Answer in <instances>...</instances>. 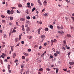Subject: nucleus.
<instances>
[{
    "label": "nucleus",
    "instance_id": "obj_1",
    "mask_svg": "<svg viewBox=\"0 0 74 74\" xmlns=\"http://www.w3.org/2000/svg\"><path fill=\"white\" fill-rule=\"evenodd\" d=\"M69 3H70V4H74V0H69Z\"/></svg>",
    "mask_w": 74,
    "mask_h": 74
},
{
    "label": "nucleus",
    "instance_id": "obj_2",
    "mask_svg": "<svg viewBox=\"0 0 74 74\" xmlns=\"http://www.w3.org/2000/svg\"><path fill=\"white\" fill-rule=\"evenodd\" d=\"M26 30L27 32V33H28V32H29L30 30V28L29 27H27Z\"/></svg>",
    "mask_w": 74,
    "mask_h": 74
},
{
    "label": "nucleus",
    "instance_id": "obj_3",
    "mask_svg": "<svg viewBox=\"0 0 74 74\" xmlns=\"http://www.w3.org/2000/svg\"><path fill=\"white\" fill-rule=\"evenodd\" d=\"M43 4H44V5H47L48 4H47V2L46 0H45L43 2Z\"/></svg>",
    "mask_w": 74,
    "mask_h": 74
},
{
    "label": "nucleus",
    "instance_id": "obj_4",
    "mask_svg": "<svg viewBox=\"0 0 74 74\" xmlns=\"http://www.w3.org/2000/svg\"><path fill=\"white\" fill-rule=\"evenodd\" d=\"M38 3L40 5H42V4H41V2L39 0L38 1Z\"/></svg>",
    "mask_w": 74,
    "mask_h": 74
},
{
    "label": "nucleus",
    "instance_id": "obj_5",
    "mask_svg": "<svg viewBox=\"0 0 74 74\" xmlns=\"http://www.w3.org/2000/svg\"><path fill=\"white\" fill-rule=\"evenodd\" d=\"M69 64H70V65H73V64H74V62H69Z\"/></svg>",
    "mask_w": 74,
    "mask_h": 74
},
{
    "label": "nucleus",
    "instance_id": "obj_6",
    "mask_svg": "<svg viewBox=\"0 0 74 74\" xmlns=\"http://www.w3.org/2000/svg\"><path fill=\"white\" fill-rule=\"evenodd\" d=\"M16 56V54L15 53H14L13 54V58H15V56Z\"/></svg>",
    "mask_w": 74,
    "mask_h": 74
},
{
    "label": "nucleus",
    "instance_id": "obj_7",
    "mask_svg": "<svg viewBox=\"0 0 74 74\" xmlns=\"http://www.w3.org/2000/svg\"><path fill=\"white\" fill-rule=\"evenodd\" d=\"M21 27L23 31H25V28H24V26H23V25H22L21 26Z\"/></svg>",
    "mask_w": 74,
    "mask_h": 74
},
{
    "label": "nucleus",
    "instance_id": "obj_8",
    "mask_svg": "<svg viewBox=\"0 0 74 74\" xmlns=\"http://www.w3.org/2000/svg\"><path fill=\"white\" fill-rule=\"evenodd\" d=\"M40 30H41V29H40V28L39 29H38V32L39 34H40Z\"/></svg>",
    "mask_w": 74,
    "mask_h": 74
},
{
    "label": "nucleus",
    "instance_id": "obj_9",
    "mask_svg": "<svg viewBox=\"0 0 74 74\" xmlns=\"http://www.w3.org/2000/svg\"><path fill=\"white\" fill-rule=\"evenodd\" d=\"M7 12L8 14H11V11H10L9 10H7Z\"/></svg>",
    "mask_w": 74,
    "mask_h": 74
},
{
    "label": "nucleus",
    "instance_id": "obj_10",
    "mask_svg": "<svg viewBox=\"0 0 74 74\" xmlns=\"http://www.w3.org/2000/svg\"><path fill=\"white\" fill-rule=\"evenodd\" d=\"M27 38L29 39H32V36H28Z\"/></svg>",
    "mask_w": 74,
    "mask_h": 74
},
{
    "label": "nucleus",
    "instance_id": "obj_11",
    "mask_svg": "<svg viewBox=\"0 0 74 74\" xmlns=\"http://www.w3.org/2000/svg\"><path fill=\"white\" fill-rule=\"evenodd\" d=\"M11 66H10V65H8V70H10V67Z\"/></svg>",
    "mask_w": 74,
    "mask_h": 74
},
{
    "label": "nucleus",
    "instance_id": "obj_12",
    "mask_svg": "<svg viewBox=\"0 0 74 74\" xmlns=\"http://www.w3.org/2000/svg\"><path fill=\"white\" fill-rule=\"evenodd\" d=\"M10 47L11 48V50L12 51H13V50H14V46H10Z\"/></svg>",
    "mask_w": 74,
    "mask_h": 74
},
{
    "label": "nucleus",
    "instance_id": "obj_13",
    "mask_svg": "<svg viewBox=\"0 0 74 74\" xmlns=\"http://www.w3.org/2000/svg\"><path fill=\"white\" fill-rule=\"evenodd\" d=\"M21 37H22L21 35H20L19 36V38H18V40H21Z\"/></svg>",
    "mask_w": 74,
    "mask_h": 74
},
{
    "label": "nucleus",
    "instance_id": "obj_14",
    "mask_svg": "<svg viewBox=\"0 0 74 74\" xmlns=\"http://www.w3.org/2000/svg\"><path fill=\"white\" fill-rule=\"evenodd\" d=\"M18 39L17 38H16L15 39V42H18Z\"/></svg>",
    "mask_w": 74,
    "mask_h": 74
},
{
    "label": "nucleus",
    "instance_id": "obj_15",
    "mask_svg": "<svg viewBox=\"0 0 74 74\" xmlns=\"http://www.w3.org/2000/svg\"><path fill=\"white\" fill-rule=\"evenodd\" d=\"M25 20V18H21L20 19V21H24Z\"/></svg>",
    "mask_w": 74,
    "mask_h": 74
},
{
    "label": "nucleus",
    "instance_id": "obj_16",
    "mask_svg": "<svg viewBox=\"0 0 74 74\" xmlns=\"http://www.w3.org/2000/svg\"><path fill=\"white\" fill-rule=\"evenodd\" d=\"M49 27L51 29H53V26H52V25H50Z\"/></svg>",
    "mask_w": 74,
    "mask_h": 74
},
{
    "label": "nucleus",
    "instance_id": "obj_17",
    "mask_svg": "<svg viewBox=\"0 0 74 74\" xmlns=\"http://www.w3.org/2000/svg\"><path fill=\"white\" fill-rule=\"evenodd\" d=\"M41 37L42 38H45V36L44 35H43L41 36Z\"/></svg>",
    "mask_w": 74,
    "mask_h": 74
},
{
    "label": "nucleus",
    "instance_id": "obj_18",
    "mask_svg": "<svg viewBox=\"0 0 74 74\" xmlns=\"http://www.w3.org/2000/svg\"><path fill=\"white\" fill-rule=\"evenodd\" d=\"M23 54L25 55V56H28V54L27 53H23Z\"/></svg>",
    "mask_w": 74,
    "mask_h": 74
},
{
    "label": "nucleus",
    "instance_id": "obj_19",
    "mask_svg": "<svg viewBox=\"0 0 74 74\" xmlns=\"http://www.w3.org/2000/svg\"><path fill=\"white\" fill-rule=\"evenodd\" d=\"M11 14H14V10H12Z\"/></svg>",
    "mask_w": 74,
    "mask_h": 74
},
{
    "label": "nucleus",
    "instance_id": "obj_20",
    "mask_svg": "<svg viewBox=\"0 0 74 74\" xmlns=\"http://www.w3.org/2000/svg\"><path fill=\"white\" fill-rule=\"evenodd\" d=\"M45 31H48V28L46 27L45 28Z\"/></svg>",
    "mask_w": 74,
    "mask_h": 74
},
{
    "label": "nucleus",
    "instance_id": "obj_21",
    "mask_svg": "<svg viewBox=\"0 0 74 74\" xmlns=\"http://www.w3.org/2000/svg\"><path fill=\"white\" fill-rule=\"evenodd\" d=\"M42 70H43V69H42V68H41L39 69V71H42Z\"/></svg>",
    "mask_w": 74,
    "mask_h": 74
},
{
    "label": "nucleus",
    "instance_id": "obj_22",
    "mask_svg": "<svg viewBox=\"0 0 74 74\" xmlns=\"http://www.w3.org/2000/svg\"><path fill=\"white\" fill-rule=\"evenodd\" d=\"M29 24H25V26L26 27H28V25Z\"/></svg>",
    "mask_w": 74,
    "mask_h": 74
},
{
    "label": "nucleus",
    "instance_id": "obj_23",
    "mask_svg": "<svg viewBox=\"0 0 74 74\" xmlns=\"http://www.w3.org/2000/svg\"><path fill=\"white\" fill-rule=\"evenodd\" d=\"M63 42L64 45H66V40H64Z\"/></svg>",
    "mask_w": 74,
    "mask_h": 74
},
{
    "label": "nucleus",
    "instance_id": "obj_24",
    "mask_svg": "<svg viewBox=\"0 0 74 74\" xmlns=\"http://www.w3.org/2000/svg\"><path fill=\"white\" fill-rule=\"evenodd\" d=\"M12 32L11 31H10L9 34V36L10 37V36H11V33H12Z\"/></svg>",
    "mask_w": 74,
    "mask_h": 74
},
{
    "label": "nucleus",
    "instance_id": "obj_25",
    "mask_svg": "<svg viewBox=\"0 0 74 74\" xmlns=\"http://www.w3.org/2000/svg\"><path fill=\"white\" fill-rule=\"evenodd\" d=\"M36 10V8H34L32 10V12H33L34 10Z\"/></svg>",
    "mask_w": 74,
    "mask_h": 74
},
{
    "label": "nucleus",
    "instance_id": "obj_26",
    "mask_svg": "<svg viewBox=\"0 0 74 74\" xmlns=\"http://www.w3.org/2000/svg\"><path fill=\"white\" fill-rule=\"evenodd\" d=\"M67 36L68 37H71V35H70V34H67Z\"/></svg>",
    "mask_w": 74,
    "mask_h": 74
},
{
    "label": "nucleus",
    "instance_id": "obj_27",
    "mask_svg": "<svg viewBox=\"0 0 74 74\" xmlns=\"http://www.w3.org/2000/svg\"><path fill=\"white\" fill-rule=\"evenodd\" d=\"M56 53L58 55H59V51H56Z\"/></svg>",
    "mask_w": 74,
    "mask_h": 74
},
{
    "label": "nucleus",
    "instance_id": "obj_28",
    "mask_svg": "<svg viewBox=\"0 0 74 74\" xmlns=\"http://www.w3.org/2000/svg\"><path fill=\"white\" fill-rule=\"evenodd\" d=\"M0 62L1 64H3V61L1 59H0Z\"/></svg>",
    "mask_w": 74,
    "mask_h": 74
},
{
    "label": "nucleus",
    "instance_id": "obj_29",
    "mask_svg": "<svg viewBox=\"0 0 74 74\" xmlns=\"http://www.w3.org/2000/svg\"><path fill=\"white\" fill-rule=\"evenodd\" d=\"M0 58H3V59H4V57L3 55L1 56V57H0Z\"/></svg>",
    "mask_w": 74,
    "mask_h": 74
},
{
    "label": "nucleus",
    "instance_id": "obj_30",
    "mask_svg": "<svg viewBox=\"0 0 74 74\" xmlns=\"http://www.w3.org/2000/svg\"><path fill=\"white\" fill-rule=\"evenodd\" d=\"M18 6L20 8V7H22V5L21 4H19L18 5Z\"/></svg>",
    "mask_w": 74,
    "mask_h": 74
},
{
    "label": "nucleus",
    "instance_id": "obj_31",
    "mask_svg": "<svg viewBox=\"0 0 74 74\" xmlns=\"http://www.w3.org/2000/svg\"><path fill=\"white\" fill-rule=\"evenodd\" d=\"M22 58L23 59H25V57L24 56H22Z\"/></svg>",
    "mask_w": 74,
    "mask_h": 74
},
{
    "label": "nucleus",
    "instance_id": "obj_32",
    "mask_svg": "<svg viewBox=\"0 0 74 74\" xmlns=\"http://www.w3.org/2000/svg\"><path fill=\"white\" fill-rule=\"evenodd\" d=\"M27 7H29V8H32V7L30 5H28Z\"/></svg>",
    "mask_w": 74,
    "mask_h": 74
},
{
    "label": "nucleus",
    "instance_id": "obj_33",
    "mask_svg": "<svg viewBox=\"0 0 74 74\" xmlns=\"http://www.w3.org/2000/svg\"><path fill=\"white\" fill-rule=\"evenodd\" d=\"M27 24H29L30 23V21H26Z\"/></svg>",
    "mask_w": 74,
    "mask_h": 74
},
{
    "label": "nucleus",
    "instance_id": "obj_34",
    "mask_svg": "<svg viewBox=\"0 0 74 74\" xmlns=\"http://www.w3.org/2000/svg\"><path fill=\"white\" fill-rule=\"evenodd\" d=\"M25 60H26V62H28L29 61V59H28V58H27Z\"/></svg>",
    "mask_w": 74,
    "mask_h": 74
},
{
    "label": "nucleus",
    "instance_id": "obj_35",
    "mask_svg": "<svg viewBox=\"0 0 74 74\" xmlns=\"http://www.w3.org/2000/svg\"><path fill=\"white\" fill-rule=\"evenodd\" d=\"M28 52H31V49H28Z\"/></svg>",
    "mask_w": 74,
    "mask_h": 74
},
{
    "label": "nucleus",
    "instance_id": "obj_36",
    "mask_svg": "<svg viewBox=\"0 0 74 74\" xmlns=\"http://www.w3.org/2000/svg\"><path fill=\"white\" fill-rule=\"evenodd\" d=\"M63 70H64V71H67V69H63Z\"/></svg>",
    "mask_w": 74,
    "mask_h": 74
},
{
    "label": "nucleus",
    "instance_id": "obj_37",
    "mask_svg": "<svg viewBox=\"0 0 74 74\" xmlns=\"http://www.w3.org/2000/svg\"><path fill=\"white\" fill-rule=\"evenodd\" d=\"M54 55L56 56H58V54H57V53H55L54 54Z\"/></svg>",
    "mask_w": 74,
    "mask_h": 74
},
{
    "label": "nucleus",
    "instance_id": "obj_38",
    "mask_svg": "<svg viewBox=\"0 0 74 74\" xmlns=\"http://www.w3.org/2000/svg\"><path fill=\"white\" fill-rule=\"evenodd\" d=\"M10 20H12L13 19V17H10Z\"/></svg>",
    "mask_w": 74,
    "mask_h": 74
},
{
    "label": "nucleus",
    "instance_id": "obj_39",
    "mask_svg": "<svg viewBox=\"0 0 74 74\" xmlns=\"http://www.w3.org/2000/svg\"><path fill=\"white\" fill-rule=\"evenodd\" d=\"M27 19H30V17L29 16H28L27 17Z\"/></svg>",
    "mask_w": 74,
    "mask_h": 74
},
{
    "label": "nucleus",
    "instance_id": "obj_40",
    "mask_svg": "<svg viewBox=\"0 0 74 74\" xmlns=\"http://www.w3.org/2000/svg\"><path fill=\"white\" fill-rule=\"evenodd\" d=\"M32 18L33 19H36V17L35 16H34Z\"/></svg>",
    "mask_w": 74,
    "mask_h": 74
},
{
    "label": "nucleus",
    "instance_id": "obj_41",
    "mask_svg": "<svg viewBox=\"0 0 74 74\" xmlns=\"http://www.w3.org/2000/svg\"><path fill=\"white\" fill-rule=\"evenodd\" d=\"M7 37V36H6V35H5L3 37V38H5Z\"/></svg>",
    "mask_w": 74,
    "mask_h": 74
},
{
    "label": "nucleus",
    "instance_id": "obj_42",
    "mask_svg": "<svg viewBox=\"0 0 74 74\" xmlns=\"http://www.w3.org/2000/svg\"><path fill=\"white\" fill-rule=\"evenodd\" d=\"M5 21L4 20H3L2 21V23H4V22H5Z\"/></svg>",
    "mask_w": 74,
    "mask_h": 74
},
{
    "label": "nucleus",
    "instance_id": "obj_43",
    "mask_svg": "<svg viewBox=\"0 0 74 74\" xmlns=\"http://www.w3.org/2000/svg\"><path fill=\"white\" fill-rule=\"evenodd\" d=\"M51 43H52V44H53V42H54V41H53V40H51Z\"/></svg>",
    "mask_w": 74,
    "mask_h": 74
},
{
    "label": "nucleus",
    "instance_id": "obj_44",
    "mask_svg": "<svg viewBox=\"0 0 74 74\" xmlns=\"http://www.w3.org/2000/svg\"><path fill=\"white\" fill-rule=\"evenodd\" d=\"M54 42H57V40L56 39H54Z\"/></svg>",
    "mask_w": 74,
    "mask_h": 74
},
{
    "label": "nucleus",
    "instance_id": "obj_45",
    "mask_svg": "<svg viewBox=\"0 0 74 74\" xmlns=\"http://www.w3.org/2000/svg\"><path fill=\"white\" fill-rule=\"evenodd\" d=\"M8 71L9 73H11V72L12 71H11V70H8Z\"/></svg>",
    "mask_w": 74,
    "mask_h": 74
},
{
    "label": "nucleus",
    "instance_id": "obj_46",
    "mask_svg": "<svg viewBox=\"0 0 74 74\" xmlns=\"http://www.w3.org/2000/svg\"><path fill=\"white\" fill-rule=\"evenodd\" d=\"M16 12H17V13H18V14H19V13H20V12H19V11L18 10H17L16 11Z\"/></svg>",
    "mask_w": 74,
    "mask_h": 74
},
{
    "label": "nucleus",
    "instance_id": "obj_47",
    "mask_svg": "<svg viewBox=\"0 0 74 74\" xmlns=\"http://www.w3.org/2000/svg\"><path fill=\"white\" fill-rule=\"evenodd\" d=\"M60 29H63V26H62L61 25V27H60Z\"/></svg>",
    "mask_w": 74,
    "mask_h": 74
},
{
    "label": "nucleus",
    "instance_id": "obj_48",
    "mask_svg": "<svg viewBox=\"0 0 74 74\" xmlns=\"http://www.w3.org/2000/svg\"><path fill=\"white\" fill-rule=\"evenodd\" d=\"M26 13H27V14H29V12H28V10H27L26 11Z\"/></svg>",
    "mask_w": 74,
    "mask_h": 74
},
{
    "label": "nucleus",
    "instance_id": "obj_49",
    "mask_svg": "<svg viewBox=\"0 0 74 74\" xmlns=\"http://www.w3.org/2000/svg\"><path fill=\"white\" fill-rule=\"evenodd\" d=\"M65 1H66V2H67V3H69V1L68 0H65Z\"/></svg>",
    "mask_w": 74,
    "mask_h": 74
},
{
    "label": "nucleus",
    "instance_id": "obj_50",
    "mask_svg": "<svg viewBox=\"0 0 74 74\" xmlns=\"http://www.w3.org/2000/svg\"><path fill=\"white\" fill-rule=\"evenodd\" d=\"M44 53L42 54L41 56V57H42L43 56H44Z\"/></svg>",
    "mask_w": 74,
    "mask_h": 74
},
{
    "label": "nucleus",
    "instance_id": "obj_51",
    "mask_svg": "<svg viewBox=\"0 0 74 74\" xmlns=\"http://www.w3.org/2000/svg\"><path fill=\"white\" fill-rule=\"evenodd\" d=\"M66 48H67V49H70V47H66Z\"/></svg>",
    "mask_w": 74,
    "mask_h": 74
},
{
    "label": "nucleus",
    "instance_id": "obj_52",
    "mask_svg": "<svg viewBox=\"0 0 74 74\" xmlns=\"http://www.w3.org/2000/svg\"><path fill=\"white\" fill-rule=\"evenodd\" d=\"M56 73H58V69H56Z\"/></svg>",
    "mask_w": 74,
    "mask_h": 74
},
{
    "label": "nucleus",
    "instance_id": "obj_53",
    "mask_svg": "<svg viewBox=\"0 0 74 74\" xmlns=\"http://www.w3.org/2000/svg\"><path fill=\"white\" fill-rule=\"evenodd\" d=\"M45 16H46L47 15V13H45L44 15Z\"/></svg>",
    "mask_w": 74,
    "mask_h": 74
},
{
    "label": "nucleus",
    "instance_id": "obj_54",
    "mask_svg": "<svg viewBox=\"0 0 74 74\" xmlns=\"http://www.w3.org/2000/svg\"><path fill=\"white\" fill-rule=\"evenodd\" d=\"M47 70V71H49V70H50V69H49V68H47L46 69Z\"/></svg>",
    "mask_w": 74,
    "mask_h": 74
},
{
    "label": "nucleus",
    "instance_id": "obj_55",
    "mask_svg": "<svg viewBox=\"0 0 74 74\" xmlns=\"http://www.w3.org/2000/svg\"><path fill=\"white\" fill-rule=\"evenodd\" d=\"M30 3L28 2V3H27V5H30Z\"/></svg>",
    "mask_w": 74,
    "mask_h": 74
},
{
    "label": "nucleus",
    "instance_id": "obj_56",
    "mask_svg": "<svg viewBox=\"0 0 74 74\" xmlns=\"http://www.w3.org/2000/svg\"><path fill=\"white\" fill-rule=\"evenodd\" d=\"M2 18H5V16H3V15H2L1 16Z\"/></svg>",
    "mask_w": 74,
    "mask_h": 74
},
{
    "label": "nucleus",
    "instance_id": "obj_57",
    "mask_svg": "<svg viewBox=\"0 0 74 74\" xmlns=\"http://www.w3.org/2000/svg\"><path fill=\"white\" fill-rule=\"evenodd\" d=\"M51 67H54V65H51Z\"/></svg>",
    "mask_w": 74,
    "mask_h": 74
},
{
    "label": "nucleus",
    "instance_id": "obj_58",
    "mask_svg": "<svg viewBox=\"0 0 74 74\" xmlns=\"http://www.w3.org/2000/svg\"><path fill=\"white\" fill-rule=\"evenodd\" d=\"M31 6H33V5H34V4H33V3H32L31 4Z\"/></svg>",
    "mask_w": 74,
    "mask_h": 74
},
{
    "label": "nucleus",
    "instance_id": "obj_59",
    "mask_svg": "<svg viewBox=\"0 0 74 74\" xmlns=\"http://www.w3.org/2000/svg\"><path fill=\"white\" fill-rule=\"evenodd\" d=\"M70 52H69L68 53V56H70Z\"/></svg>",
    "mask_w": 74,
    "mask_h": 74
},
{
    "label": "nucleus",
    "instance_id": "obj_60",
    "mask_svg": "<svg viewBox=\"0 0 74 74\" xmlns=\"http://www.w3.org/2000/svg\"><path fill=\"white\" fill-rule=\"evenodd\" d=\"M50 57L51 58H53V56H52V55H51L50 56Z\"/></svg>",
    "mask_w": 74,
    "mask_h": 74
},
{
    "label": "nucleus",
    "instance_id": "obj_61",
    "mask_svg": "<svg viewBox=\"0 0 74 74\" xmlns=\"http://www.w3.org/2000/svg\"><path fill=\"white\" fill-rule=\"evenodd\" d=\"M47 43H45L44 44V45H45V46H46V45H47Z\"/></svg>",
    "mask_w": 74,
    "mask_h": 74
},
{
    "label": "nucleus",
    "instance_id": "obj_62",
    "mask_svg": "<svg viewBox=\"0 0 74 74\" xmlns=\"http://www.w3.org/2000/svg\"><path fill=\"white\" fill-rule=\"evenodd\" d=\"M10 57H7V59H10Z\"/></svg>",
    "mask_w": 74,
    "mask_h": 74
},
{
    "label": "nucleus",
    "instance_id": "obj_63",
    "mask_svg": "<svg viewBox=\"0 0 74 74\" xmlns=\"http://www.w3.org/2000/svg\"><path fill=\"white\" fill-rule=\"evenodd\" d=\"M21 44H24V41H21Z\"/></svg>",
    "mask_w": 74,
    "mask_h": 74
},
{
    "label": "nucleus",
    "instance_id": "obj_64",
    "mask_svg": "<svg viewBox=\"0 0 74 74\" xmlns=\"http://www.w3.org/2000/svg\"><path fill=\"white\" fill-rule=\"evenodd\" d=\"M13 32H14V33H15V32H16L15 30L14 29H13Z\"/></svg>",
    "mask_w": 74,
    "mask_h": 74
}]
</instances>
